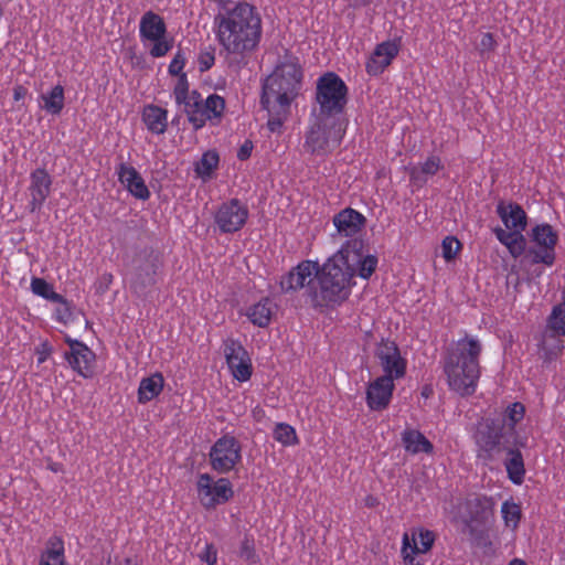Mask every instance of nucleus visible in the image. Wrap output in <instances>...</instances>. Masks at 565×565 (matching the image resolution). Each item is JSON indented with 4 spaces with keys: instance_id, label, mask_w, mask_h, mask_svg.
<instances>
[{
    "instance_id": "obj_9",
    "label": "nucleus",
    "mask_w": 565,
    "mask_h": 565,
    "mask_svg": "<svg viewBox=\"0 0 565 565\" xmlns=\"http://www.w3.org/2000/svg\"><path fill=\"white\" fill-rule=\"evenodd\" d=\"M477 458L490 466L499 461L510 448L504 441L503 427L492 419L480 423L475 434Z\"/></svg>"
},
{
    "instance_id": "obj_11",
    "label": "nucleus",
    "mask_w": 565,
    "mask_h": 565,
    "mask_svg": "<svg viewBox=\"0 0 565 565\" xmlns=\"http://www.w3.org/2000/svg\"><path fill=\"white\" fill-rule=\"evenodd\" d=\"M211 468L220 475L228 473L242 462L241 443L231 435L220 437L209 452Z\"/></svg>"
},
{
    "instance_id": "obj_47",
    "label": "nucleus",
    "mask_w": 565,
    "mask_h": 565,
    "mask_svg": "<svg viewBox=\"0 0 565 565\" xmlns=\"http://www.w3.org/2000/svg\"><path fill=\"white\" fill-rule=\"evenodd\" d=\"M199 558L206 565H215L217 562V550L213 543H206L204 548L200 552Z\"/></svg>"
},
{
    "instance_id": "obj_29",
    "label": "nucleus",
    "mask_w": 565,
    "mask_h": 565,
    "mask_svg": "<svg viewBox=\"0 0 565 565\" xmlns=\"http://www.w3.org/2000/svg\"><path fill=\"white\" fill-rule=\"evenodd\" d=\"M141 119L147 129L154 135H162L168 128V110L149 104L146 105L141 113Z\"/></svg>"
},
{
    "instance_id": "obj_24",
    "label": "nucleus",
    "mask_w": 565,
    "mask_h": 565,
    "mask_svg": "<svg viewBox=\"0 0 565 565\" xmlns=\"http://www.w3.org/2000/svg\"><path fill=\"white\" fill-rule=\"evenodd\" d=\"M332 222L339 234L354 236L365 226L366 217L354 209L345 207L333 216Z\"/></svg>"
},
{
    "instance_id": "obj_19",
    "label": "nucleus",
    "mask_w": 565,
    "mask_h": 565,
    "mask_svg": "<svg viewBox=\"0 0 565 565\" xmlns=\"http://www.w3.org/2000/svg\"><path fill=\"white\" fill-rule=\"evenodd\" d=\"M65 342L70 351L65 352V360L70 366L84 379L94 374L95 353L83 342L67 337Z\"/></svg>"
},
{
    "instance_id": "obj_30",
    "label": "nucleus",
    "mask_w": 565,
    "mask_h": 565,
    "mask_svg": "<svg viewBox=\"0 0 565 565\" xmlns=\"http://www.w3.org/2000/svg\"><path fill=\"white\" fill-rule=\"evenodd\" d=\"M401 439L405 451L411 455H430L434 451L433 444L417 429L406 428L402 433Z\"/></svg>"
},
{
    "instance_id": "obj_21",
    "label": "nucleus",
    "mask_w": 565,
    "mask_h": 565,
    "mask_svg": "<svg viewBox=\"0 0 565 565\" xmlns=\"http://www.w3.org/2000/svg\"><path fill=\"white\" fill-rule=\"evenodd\" d=\"M395 390V382L387 377L377 376L370 381L365 391V402L370 411L381 412L388 407L393 392Z\"/></svg>"
},
{
    "instance_id": "obj_23",
    "label": "nucleus",
    "mask_w": 565,
    "mask_h": 565,
    "mask_svg": "<svg viewBox=\"0 0 565 565\" xmlns=\"http://www.w3.org/2000/svg\"><path fill=\"white\" fill-rule=\"evenodd\" d=\"M117 174L119 182L136 199L146 201L150 198V191L136 168L122 162L117 168Z\"/></svg>"
},
{
    "instance_id": "obj_6",
    "label": "nucleus",
    "mask_w": 565,
    "mask_h": 565,
    "mask_svg": "<svg viewBox=\"0 0 565 565\" xmlns=\"http://www.w3.org/2000/svg\"><path fill=\"white\" fill-rule=\"evenodd\" d=\"M348 93L347 84L338 74L324 73L317 79L315 106L310 116L347 124L344 111Z\"/></svg>"
},
{
    "instance_id": "obj_12",
    "label": "nucleus",
    "mask_w": 565,
    "mask_h": 565,
    "mask_svg": "<svg viewBox=\"0 0 565 565\" xmlns=\"http://www.w3.org/2000/svg\"><path fill=\"white\" fill-rule=\"evenodd\" d=\"M196 493L202 507L210 510L228 502L234 495V490L227 478L215 480L205 472L198 476Z\"/></svg>"
},
{
    "instance_id": "obj_32",
    "label": "nucleus",
    "mask_w": 565,
    "mask_h": 565,
    "mask_svg": "<svg viewBox=\"0 0 565 565\" xmlns=\"http://www.w3.org/2000/svg\"><path fill=\"white\" fill-rule=\"evenodd\" d=\"M163 385L164 379L161 373H154L142 379L138 387V402L140 404H146L152 401L162 392Z\"/></svg>"
},
{
    "instance_id": "obj_25",
    "label": "nucleus",
    "mask_w": 565,
    "mask_h": 565,
    "mask_svg": "<svg viewBox=\"0 0 565 565\" xmlns=\"http://www.w3.org/2000/svg\"><path fill=\"white\" fill-rule=\"evenodd\" d=\"M231 62H241L258 45L259 38H218Z\"/></svg>"
},
{
    "instance_id": "obj_31",
    "label": "nucleus",
    "mask_w": 565,
    "mask_h": 565,
    "mask_svg": "<svg viewBox=\"0 0 565 565\" xmlns=\"http://www.w3.org/2000/svg\"><path fill=\"white\" fill-rule=\"evenodd\" d=\"M274 309L273 301L268 297H265L248 307L246 316L254 326L266 328L271 321Z\"/></svg>"
},
{
    "instance_id": "obj_37",
    "label": "nucleus",
    "mask_w": 565,
    "mask_h": 565,
    "mask_svg": "<svg viewBox=\"0 0 565 565\" xmlns=\"http://www.w3.org/2000/svg\"><path fill=\"white\" fill-rule=\"evenodd\" d=\"M31 291L45 300L60 301L62 295L54 290L52 284L47 282L44 278L33 277L30 284Z\"/></svg>"
},
{
    "instance_id": "obj_4",
    "label": "nucleus",
    "mask_w": 565,
    "mask_h": 565,
    "mask_svg": "<svg viewBox=\"0 0 565 565\" xmlns=\"http://www.w3.org/2000/svg\"><path fill=\"white\" fill-rule=\"evenodd\" d=\"M174 100L183 105L189 122L195 130L205 126L207 121L218 122L225 110V100L217 94H211L204 100L198 90H189L188 76H182L173 88Z\"/></svg>"
},
{
    "instance_id": "obj_42",
    "label": "nucleus",
    "mask_w": 565,
    "mask_h": 565,
    "mask_svg": "<svg viewBox=\"0 0 565 565\" xmlns=\"http://www.w3.org/2000/svg\"><path fill=\"white\" fill-rule=\"evenodd\" d=\"M239 557L246 561L248 564H256L259 562V557L255 550V541L252 536L246 535L241 543Z\"/></svg>"
},
{
    "instance_id": "obj_5",
    "label": "nucleus",
    "mask_w": 565,
    "mask_h": 565,
    "mask_svg": "<svg viewBox=\"0 0 565 565\" xmlns=\"http://www.w3.org/2000/svg\"><path fill=\"white\" fill-rule=\"evenodd\" d=\"M324 263L302 260L292 267L280 280L282 292H295L306 288V294L313 308H327L339 306L338 300H329L324 294Z\"/></svg>"
},
{
    "instance_id": "obj_3",
    "label": "nucleus",
    "mask_w": 565,
    "mask_h": 565,
    "mask_svg": "<svg viewBox=\"0 0 565 565\" xmlns=\"http://www.w3.org/2000/svg\"><path fill=\"white\" fill-rule=\"evenodd\" d=\"M482 345L477 338L459 339L455 350L445 359L444 372L451 391L461 396L472 395L481 375L480 354Z\"/></svg>"
},
{
    "instance_id": "obj_10",
    "label": "nucleus",
    "mask_w": 565,
    "mask_h": 565,
    "mask_svg": "<svg viewBox=\"0 0 565 565\" xmlns=\"http://www.w3.org/2000/svg\"><path fill=\"white\" fill-rule=\"evenodd\" d=\"M565 301L553 308L542 334L540 353L545 362L556 360L563 351L565 337Z\"/></svg>"
},
{
    "instance_id": "obj_17",
    "label": "nucleus",
    "mask_w": 565,
    "mask_h": 565,
    "mask_svg": "<svg viewBox=\"0 0 565 565\" xmlns=\"http://www.w3.org/2000/svg\"><path fill=\"white\" fill-rule=\"evenodd\" d=\"M247 218L248 209L238 199L222 203L214 215L215 224L225 234L238 232Z\"/></svg>"
},
{
    "instance_id": "obj_34",
    "label": "nucleus",
    "mask_w": 565,
    "mask_h": 565,
    "mask_svg": "<svg viewBox=\"0 0 565 565\" xmlns=\"http://www.w3.org/2000/svg\"><path fill=\"white\" fill-rule=\"evenodd\" d=\"M505 452L509 456L505 461L508 477L513 483L521 484L525 475L522 454L520 450L512 448H509Z\"/></svg>"
},
{
    "instance_id": "obj_13",
    "label": "nucleus",
    "mask_w": 565,
    "mask_h": 565,
    "mask_svg": "<svg viewBox=\"0 0 565 565\" xmlns=\"http://www.w3.org/2000/svg\"><path fill=\"white\" fill-rule=\"evenodd\" d=\"M435 541V533L428 529H413L411 534L405 532L402 536L401 547L404 565H424V561L419 556L428 553Z\"/></svg>"
},
{
    "instance_id": "obj_1",
    "label": "nucleus",
    "mask_w": 565,
    "mask_h": 565,
    "mask_svg": "<svg viewBox=\"0 0 565 565\" xmlns=\"http://www.w3.org/2000/svg\"><path fill=\"white\" fill-rule=\"evenodd\" d=\"M379 258L369 253L362 238L348 239L341 248L324 262V294L329 300L344 302L355 286L354 277L369 280L375 273Z\"/></svg>"
},
{
    "instance_id": "obj_33",
    "label": "nucleus",
    "mask_w": 565,
    "mask_h": 565,
    "mask_svg": "<svg viewBox=\"0 0 565 565\" xmlns=\"http://www.w3.org/2000/svg\"><path fill=\"white\" fill-rule=\"evenodd\" d=\"M65 105L64 87L55 85L51 90L40 95V107L47 114L57 116Z\"/></svg>"
},
{
    "instance_id": "obj_44",
    "label": "nucleus",
    "mask_w": 565,
    "mask_h": 565,
    "mask_svg": "<svg viewBox=\"0 0 565 565\" xmlns=\"http://www.w3.org/2000/svg\"><path fill=\"white\" fill-rule=\"evenodd\" d=\"M525 414V407L522 403L515 402L508 406L505 411V418L509 420V426L514 427L520 423Z\"/></svg>"
},
{
    "instance_id": "obj_27",
    "label": "nucleus",
    "mask_w": 565,
    "mask_h": 565,
    "mask_svg": "<svg viewBox=\"0 0 565 565\" xmlns=\"http://www.w3.org/2000/svg\"><path fill=\"white\" fill-rule=\"evenodd\" d=\"M497 213L508 230L514 232L525 230L526 214L519 204L501 202L497 205Z\"/></svg>"
},
{
    "instance_id": "obj_54",
    "label": "nucleus",
    "mask_w": 565,
    "mask_h": 565,
    "mask_svg": "<svg viewBox=\"0 0 565 565\" xmlns=\"http://www.w3.org/2000/svg\"><path fill=\"white\" fill-rule=\"evenodd\" d=\"M26 95V88H24L23 86L21 85H18L14 87L13 89V98L14 100H20V99H23Z\"/></svg>"
},
{
    "instance_id": "obj_2",
    "label": "nucleus",
    "mask_w": 565,
    "mask_h": 565,
    "mask_svg": "<svg viewBox=\"0 0 565 565\" xmlns=\"http://www.w3.org/2000/svg\"><path fill=\"white\" fill-rule=\"evenodd\" d=\"M302 77L299 60L287 56L263 81L260 105L268 114L267 129L271 134H281L291 105L300 94Z\"/></svg>"
},
{
    "instance_id": "obj_61",
    "label": "nucleus",
    "mask_w": 565,
    "mask_h": 565,
    "mask_svg": "<svg viewBox=\"0 0 565 565\" xmlns=\"http://www.w3.org/2000/svg\"><path fill=\"white\" fill-rule=\"evenodd\" d=\"M562 299H565V290L562 291Z\"/></svg>"
},
{
    "instance_id": "obj_40",
    "label": "nucleus",
    "mask_w": 565,
    "mask_h": 565,
    "mask_svg": "<svg viewBox=\"0 0 565 565\" xmlns=\"http://www.w3.org/2000/svg\"><path fill=\"white\" fill-rule=\"evenodd\" d=\"M501 513L505 526L514 530L518 527L521 520V508L513 501H504L501 505Z\"/></svg>"
},
{
    "instance_id": "obj_59",
    "label": "nucleus",
    "mask_w": 565,
    "mask_h": 565,
    "mask_svg": "<svg viewBox=\"0 0 565 565\" xmlns=\"http://www.w3.org/2000/svg\"><path fill=\"white\" fill-rule=\"evenodd\" d=\"M431 392H433V391H431V388H430L429 386H425V387L423 388V391H422V395H423L424 397H428V396L430 395V393H431Z\"/></svg>"
},
{
    "instance_id": "obj_50",
    "label": "nucleus",
    "mask_w": 565,
    "mask_h": 565,
    "mask_svg": "<svg viewBox=\"0 0 565 565\" xmlns=\"http://www.w3.org/2000/svg\"><path fill=\"white\" fill-rule=\"evenodd\" d=\"M494 235L497 237V239L503 244L505 247L509 245V242L511 241V238L513 237L514 235V231H505L501 227H497L494 228Z\"/></svg>"
},
{
    "instance_id": "obj_49",
    "label": "nucleus",
    "mask_w": 565,
    "mask_h": 565,
    "mask_svg": "<svg viewBox=\"0 0 565 565\" xmlns=\"http://www.w3.org/2000/svg\"><path fill=\"white\" fill-rule=\"evenodd\" d=\"M53 348L49 341H42L39 345L35 347V355L38 364L44 363L52 354Z\"/></svg>"
},
{
    "instance_id": "obj_52",
    "label": "nucleus",
    "mask_w": 565,
    "mask_h": 565,
    "mask_svg": "<svg viewBox=\"0 0 565 565\" xmlns=\"http://www.w3.org/2000/svg\"><path fill=\"white\" fill-rule=\"evenodd\" d=\"M252 150H253V143L252 141L249 140H246L238 149L237 151V158L241 160V161H245L247 160L250 154H252Z\"/></svg>"
},
{
    "instance_id": "obj_22",
    "label": "nucleus",
    "mask_w": 565,
    "mask_h": 565,
    "mask_svg": "<svg viewBox=\"0 0 565 565\" xmlns=\"http://www.w3.org/2000/svg\"><path fill=\"white\" fill-rule=\"evenodd\" d=\"M52 178L45 169L38 168L30 174V201L29 211L34 213L40 211L51 193Z\"/></svg>"
},
{
    "instance_id": "obj_56",
    "label": "nucleus",
    "mask_w": 565,
    "mask_h": 565,
    "mask_svg": "<svg viewBox=\"0 0 565 565\" xmlns=\"http://www.w3.org/2000/svg\"><path fill=\"white\" fill-rule=\"evenodd\" d=\"M364 501L367 508H374L379 504V500L374 495H367Z\"/></svg>"
},
{
    "instance_id": "obj_7",
    "label": "nucleus",
    "mask_w": 565,
    "mask_h": 565,
    "mask_svg": "<svg viewBox=\"0 0 565 565\" xmlns=\"http://www.w3.org/2000/svg\"><path fill=\"white\" fill-rule=\"evenodd\" d=\"M347 124L324 120L310 116L305 135L303 149L315 157L326 158L340 147L345 135Z\"/></svg>"
},
{
    "instance_id": "obj_18",
    "label": "nucleus",
    "mask_w": 565,
    "mask_h": 565,
    "mask_svg": "<svg viewBox=\"0 0 565 565\" xmlns=\"http://www.w3.org/2000/svg\"><path fill=\"white\" fill-rule=\"evenodd\" d=\"M224 355L226 364L235 380L247 382L253 373V365L248 352L238 340L224 341Z\"/></svg>"
},
{
    "instance_id": "obj_14",
    "label": "nucleus",
    "mask_w": 565,
    "mask_h": 565,
    "mask_svg": "<svg viewBox=\"0 0 565 565\" xmlns=\"http://www.w3.org/2000/svg\"><path fill=\"white\" fill-rule=\"evenodd\" d=\"M375 356L383 371L382 377L395 382L406 375L407 360L402 356L401 350L394 341L382 340L375 350Z\"/></svg>"
},
{
    "instance_id": "obj_35",
    "label": "nucleus",
    "mask_w": 565,
    "mask_h": 565,
    "mask_svg": "<svg viewBox=\"0 0 565 565\" xmlns=\"http://www.w3.org/2000/svg\"><path fill=\"white\" fill-rule=\"evenodd\" d=\"M164 20L153 11H147L140 19L139 35H166Z\"/></svg>"
},
{
    "instance_id": "obj_39",
    "label": "nucleus",
    "mask_w": 565,
    "mask_h": 565,
    "mask_svg": "<svg viewBox=\"0 0 565 565\" xmlns=\"http://www.w3.org/2000/svg\"><path fill=\"white\" fill-rule=\"evenodd\" d=\"M174 38H145V46H150L152 57L164 56L174 45Z\"/></svg>"
},
{
    "instance_id": "obj_16",
    "label": "nucleus",
    "mask_w": 565,
    "mask_h": 565,
    "mask_svg": "<svg viewBox=\"0 0 565 565\" xmlns=\"http://www.w3.org/2000/svg\"><path fill=\"white\" fill-rule=\"evenodd\" d=\"M532 241L535 244L530 248L534 264L552 265L555 259V245L557 243V234L548 224L536 225L532 230Z\"/></svg>"
},
{
    "instance_id": "obj_38",
    "label": "nucleus",
    "mask_w": 565,
    "mask_h": 565,
    "mask_svg": "<svg viewBox=\"0 0 565 565\" xmlns=\"http://www.w3.org/2000/svg\"><path fill=\"white\" fill-rule=\"evenodd\" d=\"M273 437L282 446H295L299 444L296 429L286 423H277L273 430Z\"/></svg>"
},
{
    "instance_id": "obj_36",
    "label": "nucleus",
    "mask_w": 565,
    "mask_h": 565,
    "mask_svg": "<svg viewBox=\"0 0 565 565\" xmlns=\"http://www.w3.org/2000/svg\"><path fill=\"white\" fill-rule=\"evenodd\" d=\"M220 162L218 153L215 150L205 151L201 159L195 163L194 171L202 178L207 179L212 175L213 171L217 168Z\"/></svg>"
},
{
    "instance_id": "obj_48",
    "label": "nucleus",
    "mask_w": 565,
    "mask_h": 565,
    "mask_svg": "<svg viewBox=\"0 0 565 565\" xmlns=\"http://www.w3.org/2000/svg\"><path fill=\"white\" fill-rule=\"evenodd\" d=\"M215 62L213 51H202L198 56V67L201 73L209 71Z\"/></svg>"
},
{
    "instance_id": "obj_28",
    "label": "nucleus",
    "mask_w": 565,
    "mask_h": 565,
    "mask_svg": "<svg viewBox=\"0 0 565 565\" xmlns=\"http://www.w3.org/2000/svg\"><path fill=\"white\" fill-rule=\"evenodd\" d=\"M39 565H71L66 561L64 540L61 536L52 535L47 539Z\"/></svg>"
},
{
    "instance_id": "obj_60",
    "label": "nucleus",
    "mask_w": 565,
    "mask_h": 565,
    "mask_svg": "<svg viewBox=\"0 0 565 565\" xmlns=\"http://www.w3.org/2000/svg\"><path fill=\"white\" fill-rule=\"evenodd\" d=\"M126 565H136L132 563V559L131 558H126Z\"/></svg>"
},
{
    "instance_id": "obj_46",
    "label": "nucleus",
    "mask_w": 565,
    "mask_h": 565,
    "mask_svg": "<svg viewBox=\"0 0 565 565\" xmlns=\"http://www.w3.org/2000/svg\"><path fill=\"white\" fill-rule=\"evenodd\" d=\"M185 66V56L181 51H178L169 64L168 72L170 75L178 76V81L186 74L183 72Z\"/></svg>"
},
{
    "instance_id": "obj_55",
    "label": "nucleus",
    "mask_w": 565,
    "mask_h": 565,
    "mask_svg": "<svg viewBox=\"0 0 565 565\" xmlns=\"http://www.w3.org/2000/svg\"><path fill=\"white\" fill-rule=\"evenodd\" d=\"M47 469L52 472H62L63 471V465L61 462L52 461L50 460L47 463Z\"/></svg>"
},
{
    "instance_id": "obj_15",
    "label": "nucleus",
    "mask_w": 565,
    "mask_h": 565,
    "mask_svg": "<svg viewBox=\"0 0 565 565\" xmlns=\"http://www.w3.org/2000/svg\"><path fill=\"white\" fill-rule=\"evenodd\" d=\"M162 267V259L159 253L148 250L140 255L138 265L130 279V288L137 295L157 282V276Z\"/></svg>"
},
{
    "instance_id": "obj_26",
    "label": "nucleus",
    "mask_w": 565,
    "mask_h": 565,
    "mask_svg": "<svg viewBox=\"0 0 565 565\" xmlns=\"http://www.w3.org/2000/svg\"><path fill=\"white\" fill-rule=\"evenodd\" d=\"M443 168L441 159L431 154L423 163L407 168L409 181L415 186L422 188L427 183L429 177H434Z\"/></svg>"
},
{
    "instance_id": "obj_20",
    "label": "nucleus",
    "mask_w": 565,
    "mask_h": 565,
    "mask_svg": "<svg viewBox=\"0 0 565 565\" xmlns=\"http://www.w3.org/2000/svg\"><path fill=\"white\" fill-rule=\"evenodd\" d=\"M401 50V38H388L377 44L369 57L365 68L369 75H381L397 56Z\"/></svg>"
},
{
    "instance_id": "obj_51",
    "label": "nucleus",
    "mask_w": 565,
    "mask_h": 565,
    "mask_svg": "<svg viewBox=\"0 0 565 565\" xmlns=\"http://www.w3.org/2000/svg\"><path fill=\"white\" fill-rule=\"evenodd\" d=\"M383 0H350V6L354 9L369 8L373 6L376 8L382 4Z\"/></svg>"
},
{
    "instance_id": "obj_43",
    "label": "nucleus",
    "mask_w": 565,
    "mask_h": 565,
    "mask_svg": "<svg viewBox=\"0 0 565 565\" xmlns=\"http://www.w3.org/2000/svg\"><path fill=\"white\" fill-rule=\"evenodd\" d=\"M462 245L455 236H446L441 242L443 257L446 262L456 258Z\"/></svg>"
},
{
    "instance_id": "obj_53",
    "label": "nucleus",
    "mask_w": 565,
    "mask_h": 565,
    "mask_svg": "<svg viewBox=\"0 0 565 565\" xmlns=\"http://www.w3.org/2000/svg\"><path fill=\"white\" fill-rule=\"evenodd\" d=\"M495 44L494 38H482L480 50L483 53L484 51L491 50Z\"/></svg>"
},
{
    "instance_id": "obj_57",
    "label": "nucleus",
    "mask_w": 565,
    "mask_h": 565,
    "mask_svg": "<svg viewBox=\"0 0 565 565\" xmlns=\"http://www.w3.org/2000/svg\"><path fill=\"white\" fill-rule=\"evenodd\" d=\"M473 503H475L476 507L481 508L482 511H484L486 510V503H489V500H487V499H479L478 498V499H476L473 501Z\"/></svg>"
},
{
    "instance_id": "obj_8",
    "label": "nucleus",
    "mask_w": 565,
    "mask_h": 565,
    "mask_svg": "<svg viewBox=\"0 0 565 565\" xmlns=\"http://www.w3.org/2000/svg\"><path fill=\"white\" fill-rule=\"evenodd\" d=\"M216 35H262V19L256 8L238 2L226 15L215 18Z\"/></svg>"
},
{
    "instance_id": "obj_58",
    "label": "nucleus",
    "mask_w": 565,
    "mask_h": 565,
    "mask_svg": "<svg viewBox=\"0 0 565 565\" xmlns=\"http://www.w3.org/2000/svg\"><path fill=\"white\" fill-rule=\"evenodd\" d=\"M509 565H526L525 562L523 559H520V558H514L512 559Z\"/></svg>"
},
{
    "instance_id": "obj_45",
    "label": "nucleus",
    "mask_w": 565,
    "mask_h": 565,
    "mask_svg": "<svg viewBox=\"0 0 565 565\" xmlns=\"http://www.w3.org/2000/svg\"><path fill=\"white\" fill-rule=\"evenodd\" d=\"M526 247V241L524 236L522 235V232L515 231L513 237L509 242V245L507 246L509 253L514 257H520L524 252Z\"/></svg>"
},
{
    "instance_id": "obj_41",
    "label": "nucleus",
    "mask_w": 565,
    "mask_h": 565,
    "mask_svg": "<svg viewBox=\"0 0 565 565\" xmlns=\"http://www.w3.org/2000/svg\"><path fill=\"white\" fill-rule=\"evenodd\" d=\"M57 307L54 310L53 318L55 321L66 326L73 320V306L64 296L62 300L54 301Z\"/></svg>"
}]
</instances>
